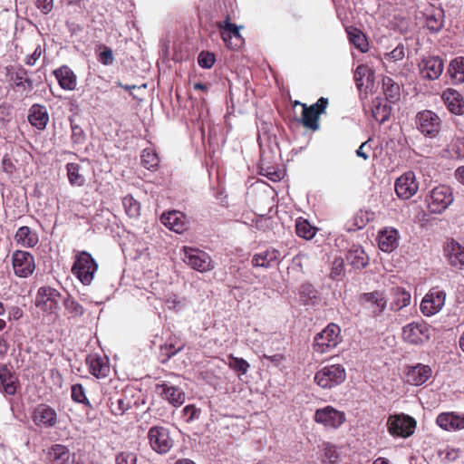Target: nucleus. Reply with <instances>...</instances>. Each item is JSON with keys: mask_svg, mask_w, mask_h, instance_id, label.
Returning <instances> with one entry per match:
<instances>
[{"mask_svg": "<svg viewBox=\"0 0 464 464\" xmlns=\"http://www.w3.org/2000/svg\"><path fill=\"white\" fill-rule=\"evenodd\" d=\"M257 129V141L260 149V174L272 181H279L286 173L285 170L273 166L276 155L280 152L277 139L274 133V127L272 123L262 121Z\"/></svg>", "mask_w": 464, "mask_h": 464, "instance_id": "1", "label": "nucleus"}, {"mask_svg": "<svg viewBox=\"0 0 464 464\" xmlns=\"http://www.w3.org/2000/svg\"><path fill=\"white\" fill-rule=\"evenodd\" d=\"M98 270V264L86 251L79 252L72 267V274L85 285H89Z\"/></svg>", "mask_w": 464, "mask_h": 464, "instance_id": "2", "label": "nucleus"}, {"mask_svg": "<svg viewBox=\"0 0 464 464\" xmlns=\"http://www.w3.org/2000/svg\"><path fill=\"white\" fill-rule=\"evenodd\" d=\"M452 189L445 185H440L432 188L426 197L428 208L431 213L440 214L453 202Z\"/></svg>", "mask_w": 464, "mask_h": 464, "instance_id": "3", "label": "nucleus"}, {"mask_svg": "<svg viewBox=\"0 0 464 464\" xmlns=\"http://www.w3.org/2000/svg\"><path fill=\"white\" fill-rule=\"evenodd\" d=\"M345 369L341 364H331L321 368L314 375V382L323 389H332L345 381Z\"/></svg>", "mask_w": 464, "mask_h": 464, "instance_id": "4", "label": "nucleus"}, {"mask_svg": "<svg viewBox=\"0 0 464 464\" xmlns=\"http://www.w3.org/2000/svg\"><path fill=\"white\" fill-rule=\"evenodd\" d=\"M150 449L158 454H167L174 446L169 430L163 426H153L147 433Z\"/></svg>", "mask_w": 464, "mask_h": 464, "instance_id": "5", "label": "nucleus"}, {"mask_svg": "<svg viewBox=\"0 0 464 464\" xmlns=\"http://www.w3.org/2000/svg\"><path fill=\"white\" fill-rule=\"evenodd\" d=\"M63 299L57 289L51 286H41L37 290L34 303L35 306L44 313L52 314L57 313Z\"/></svg>", "mask_w": 464, "mask_h": 464, "instance_id": "6", "label": "nucleus"}, {"mask_svg": "<svg viewBox=\"0 0 464 464\" xmlns=\"http://www.w3.org/2000/svg\"><path fill=\"white\" fill-rule=\"evenodd\" d=\"M340 327L335 324H329L314 339V350L319 353H326L335 348L341 341Z\"/></svg>", "mask_w": 464, "mask_h": 464, "instance_id": "7", "label": "nucleus"}, {"mask_svg": "<svg viewBox=\"0 0 464 464\" xmlns=\"http://www.w3.org/2000/svg\"><path fill=\"white\" fill-rule=\"evenodd\" d=\"M182 253L183 261L196 271L205 273L215 267L210 256L205 251L190 246H183Z\"/></svg>", "mask_w": 464, "mask_h": 464, "instance_id": "8", "label": "nucleus"}, {"mask_svg": "<svg viewBox=\"0 0 464 464\" xmlns=\"http://www.w3.org/2000/svg\"><path fill=\"white\" fill-rule=\"evenodd\" d=\"M387 427L391 435L408 438L416 428V420L405 414L391 415L387 420Z\"/></svg>", "mask_w": 464, "mask_h": 464, "instance_id": "9", "label": "nucleus"}, {"mask_svg": "<svg viewBox=\"0 0 464 464\" xmlns=\"http://www.w3.org/2000/svg\"><path fill=\"white\" fill-rule=\"evenodd\" d=\"M432 329L425 322H413L402 328L403 340L411 344H422L431 337Z\"/></svg>", "mask_w": 464, "mask_h": 464, "instance_id": "10", "label": "nucleus"}, {"mask_svg": "<svg viewBox=\"0 0 464 464\" xmlns=\"http://www.w3.org/2000/svg\"><path fill=\"white\" fill-rule=\"evenodd\" d=\"M12 264L14 275L21 278L30 276L35 269L34 256L24 250H15L12 254Z\"/></svg>", "mask_w": 464, "mask_h": 464, "instance_id": "11", "label": "nucleus"}, {"mask_svg": "<svg viewBox=\"0 0 464 464\" xmlns=\"http://www.w3.org/2000/svg\"><path fill=\"white\" fill-rule=\"evenodd\" d=\"M327 104L328 99L324 97L319 98L318 101L310 107L302 104L303 112L301 122L303 125L312 130H317L319 129V116L324 112Z\"/></svg>", "mask_w": 464, "mask_h": 464, "instance_id": "12", "label": "nucleus"}, {"mask_svg": "<svg viewBox=\"0 0 464 464\" xmlns=\"http://www.w3.org/2000/svg\"><path fill=\"white\" fill-rule=\"evenodd\" d=\"M441 121L433 111L426 110L417 114V127L425 136L436 137L440 130Z\"/></svg>", "mask_w": 464, "mask_h": 464, "instance_id": "13", "label": "nucleus"}, {"mask_svg": "<svg viewBox=\"0 0 464 464\" xmlns=\"http://www.w3.org/2000/svg\"><path fill=\"white\" fill-rule=\"evenodd\" d=\"M343 411H338L332 406H325L318 409L314 413V420L326 428L337 429L345 421Z\"/></svg>", "mask_w": 464, "mask_h": 464, "instance_id": "14", "label": "nucleus"}, {"mask_svg": "<svg viewBox=\"0 0 464 464\" xmlns=\"http://www.w3.org/2000/svg\"><path fill=\"white\" fill-rule=\"evenodd\" d=\"M446 294L439 288H432L424 296L420 304V311L426 316L439 313L445 304Z\"/></svg>", "mask_w": 464, "mask_h": 464, "instance_id": "15", "label": "nucleus"}, {"mask_svg": "<svg viewBox=\"0 0 464 464\" xmlns=\"http://www.w3.org/2000/svg\"><path fill=\"white\" fill-rule=\"evenodd\" d=\"M217 25L220 31L222 40L228 48L237 49L243 44L244 39L239 32L240 27L232 24L229 17H227L223 22H218Z\"/></svg>", "mask_w": 464, "mask_h": 464, "instance_id": "16", "label": "nucleus"}, {"mask_svg": "<svg viewBox=\"0 0 464 464\" xmlns=\"http://www.w3.org/2000/svg\"><path fill=\"white\" fill-rule=\"evenodd\" d=\"M394 187L395 192L400 198L409 199L417 193L419 183L416 180L414 172L407 171L396 179Z\"/></svg>", "mask_w": 464, "mask_h": 464, "instance_id": "17", "label": "nucleus"}, {"mask_svg": "<svg viewBox=\"0 0 464 464\" xmlns=\"http://www.w3.org/2000/svg\"><path fill=\"white\" fill-rule=\"evenodd\" d=\"M360 301L365 309L371 311L373 317L382 315L387 305L384 294L381 291L364 293L361 295Z\"/></svg>", "mask_w": 464, "mask_h": 464, "instance_id": "18", "label": "nucleus"}, {"mask_svg": "<svg viewBox=\"0 0 464 464\" xmlns=\"http://www.w3.org/2000/svg\"><path fill=\"white\" fill-rule=\"evenodd\" d=\"M431 374L432 370L429 365L417 363L406 368V382L411 385L420 386L425 383Z\"/></svg>", "mask_w": 464, "mask_h": 464, "instance_id": "19", "label": "nucleus"}, {"mask_svg": "<svg viewBox=\"0 0 464 464\" xmlns=\"http://www.w3.org/2000/svg\"><path fill=\"white\" fill-rule=\"evenodd\" d=\"M436 423L443 430L456 431L464 429V413L459 414L454 411L441 412L436 419Z\"/></svg>", "mask_w": 464, "mask_h": 464, "instance_id": "20", "label": "nucleus"}, {"mask_svg": "<svg viewBox=\"0 0 464 464\" xmlns=\"http://www.w3.org/2000/svg\"><path fill=\"white\" fill-rule=\"evenodd\" d=\"M443 62L438 56L423 58L420 63L422 77L429 80L439 78L443 72Z\"/></svg>", "mask_w": 464, "mask_h": 464, "instance_id": "21", "label": "nucleus"}, {"mask_svg": "<svg viewBox=\"0 0 464 464\" xmlns=\"http://www.w3.org/2000/svg\"><path fill=\"white\" fill-rule=\"evenodd\" d=\"M33 420L37 426L53 427L57 422V414L49 405L39 404L34 411Z\"/></svg>", "mask_w": 464, "mask_h": 464, "instance_id": "22", "label": "nucleus"}, {"mask_svg": "<svg viewBox=\"0 0 464 464\" xmlns=\"http://www.w3.org/2000/svg\"><path fill=\"white\" fill-rule=\"evenodd\" d=\"M156 391L175 407L180 406L185 401V393L179 387L163 382L156 385Z\"/></svg>", "mask_w": 464, "mask_h": 464, "instance_id": "23", "label": "nucleus"}, {"mask_svg": "<svg viewBox=\"0 0 464 464\" xmlns=\"http://www.w3.org/2000/svg\"><path fill=\"white\" fill-rule=\"evenodd\" d=\"M28 121L36 129L43 130L49 121V114L45 106L35 103L31 106L27 116Z\"/></svg>", "mask_w": 464, "mask_h": 464, "instance_id": "24", "label": "nucleus"}, {"mask_svg": "<svg viewBox=\"0 0 464 464\" xmlns=\"http://www.w3.org/2000/svg\"><path fill=\"white\" fill-rule=\"evenodd\" d=\"M398 231L394 228L386 227L379 232L378 246L382 251L391 253L398 246Z\"/></svg>", "mask_w": 464, "mask_h": 464, "instance_id": "25", "label": "nucleus"}, {"mask_svg": "<svg viewBox=\"0 0 464 464\" xmlns=\"http://www.w3.org/2000/svg\"><path fill=\"white\" fill-rule=\"evenodd\" d=\"M18 379L17 377L7 368L3 365L0 367V392L7 395H14L17 391Z\"/></svg>", "mask_w": 464, "mask_h": 464, "instance_id": "26", "label": "nucleus"}, {"mask_svg": "<svg viewBox=\"0 0 464 464\" xmlns=\"http://www.w3.org/2000/svg\"><path fill=\"white\" fill-rule=\"evenodd\" d=\"M160 219L165 227L176 233H181L186 229V218L179 211L173 210L163 213Z\"/></svg>", "mask_w": 464, "mask_h": 464, "instance_id": "27", "label": "nucleus"}, {"mask_svg": "<svg viewBox=\"0 0 464 464\" xmlns=\"http://www.w3.org/2000/svg\"><path fill=\"white\" fill-rule=\"evenodd\" d=\"M354 81L359 90L362 87L372 88L374 84V71L366 64H360L355 69Z\"/></svg>", "mask_w": 464, "mask_h": 464, "instance_id": "28", "label": "nucleus"}, {"mask_svg": "<svg viewBox=\"0 0 464 464\" xmlns=\"http://www.w3.org/2000/svg\"><path fill=\"white\" fill-rule=\"evenodd\" d=\"M346 259L354 269H362L369 264V256L364 249L358 245H353L349 248Z\"/></svg>", "mask_w": 464, "mask_h": 464, "instance_id": "29", "label": "nucleus"}, {"mask_svg": "<svg viewBox=\"0 0 464 464\" xmlns=\"http://www.w3.org/2000/svg\"><path fill=\"white\" fill-rule=\"evenodd\" d=\"M90 372L98 379L105 378L109 375L110 365L106 358L97 355H89L86 359Z\"/></svg>", "mask_w": 464, "mask_h": 464, "instance_id": "30", "label": "nucleus"}, {"mask_svg": "<svg viewBox=\"0 0 464 464\" xmlns=\"http://www.w3.org/2000/svg\"><path fill=\"white\" fill-rule=\"evenodd\" d=\"M280 258V252L276 249H266L254 255L252 265L256 267L267 268L277 264Z\"/></svg>", "mask_w": 464, "mask_h": 464, "instance_id": "31", "label": "nucleus"}, {"mask_svg": "<svg viewBox=\"0 0 464 464\" xmlns=\"http://www.w3.org/2000/svg\"><path fill=\"white\" fill-rule=\"evenodd\" d=\"M447 256L450 264L458 268H464V247L455 241L448 243L446 246Z\"/></svg>", "mask_w": 464, "mask_h": 464, "instance_id": "32", "label": "nucleus"}, {"mask_svg": "<svg viewBox=\"0 0 464 464\" xmlns=\"http://www.w3.org/2000/svg\"><path fill=\"white\" fill-rule=\"evenodd\" d=\"M59 85L63 90L72 91L76 87V75L66 65L60 67L53 72Z\"/></svg>", "mask_w": 464, "mask_h": 464, "instance_id": "33", "label": "nucleus"}, {"mask_svg": "<svg viewBox=\"0 0 464 464\" xmlns=\"http://www.w3.org/2000/svg\"><path fill=\"white\" fill-rule=\"evenodd\" d=\"M442 98L452 113L460 115L464 112V101L457 91L448 90L443 92Z\"/></svg>", "mask_w": 464, "mask_h": 464, "instance_id": "34", "label": "nucleus"}, {"mask_svg": "<svg viewBox=\"0 0 464 464\" xmlns=\"http://www.w3.org/2000/svg\"><path fill=\"white\" fill-rule=\"evenodd\" d=\"M14 239L24 247H34L39 242L38 234L27 226H23L17 229Z\"/></svg>", "mask_w": 464, "mask_h": 464, "instance_id": "35", "label": "nucleus"}, {"mask_svg": "<svg viewBox=\"0 0 464 464\" xmlns=\"http://www.w3.org/2000/svg\"><path fill=\"white\" fill-rule=\"evenodd\" d=\"M68 181L72 187H82L86 183V179L82 173V167L78 163L70 162L65 166Z\"/></svg>", "mask_w": 464, "mask_h": 464, "instance_id": "36", "label": "nucleus"}, {"mask_svg": "<svg viewBox=\"0 0 464 464\" xmlns=\"http://www.w3.org/2000/svg\"><path fill=\"white\" fill-rule=\"evenodd\" d=\"M392 111V107L380 98L372 101V117L380 123H384L389 120Z\"/></svg>", "mask_w": 464, "mask_h": 464, "instance_id": "37", "label": "nucleus"}, {"mask_svg": "<svg viewBox=\"0 0 464 464\" xmlns=\"http://www.w3.org/2000/svg\"><path fill=\"white\" fill-rule=\"evenodd\" d=\"M444 13L442 9L433 10L426 14V27L430 33H439L444 24Z\"/></svg>", "mask_w": 464, "mask_h": 464, "instance_id": "38", "label": "nucleus"}, {"mask_svg": "<svg viewBox=\"0 0 464 464\" xmlns=\"http://www.w3.org/2000/svg\"><path fill=\"white\" fill-rule=\"evenodd\" d=\"M448 73L454 83L464 82V58L459 57L452 60L449 65Z\"/></svg>", "mask_w": 464, "mask_h": 464, "instance_id": "39", "label": "nucleus"}, {"mask_svg": "<svg viewBox=\"0 0 464 464\" xmlns=\"http://www.w3.org/2000/svg\"><path fill=\"white\" fill-rule=\"evenodd\" d=\"M63 303L69 318H78L84 314L83 306L70 295L63 299Z\"/></svg>", "mask_w": 464, "mask_h": 464, "instance_id": "40", "label": "nucleus"}, {"mask_svg": "<svg viewBox=\"0 0 464 464\" xmlns=\"http://www.w3.org/2000/svg\"><path fill=\"white\" fill-rule=\"evenodd\" d=\"M317 228L313 227L306 219L299 218L295 222V233L299 237L309 240L316 234Z\"/></svg>", "mask_w": 464, "mask_h": 464, "instance_id": "41", "label": "nucleus"}, {"mask_svg": "<svg viewBox=\"0 0 464 464\" xmlns=\"http://www.w3.org/2000/svg\"><path fill=\"white\" fill-rule=\"evenodd\" d=\"M382 89L386 100L389 102H394L400 98V86L392 78L384 77L382 80Z\"/></svg>", "mask_w": 464, "mask_h": 464, "instance_id": "42", "label": "nucleus"}, {"mask_svg": "<svg viewBox=\"0 0 464 464\" xmlns=\"http://www.w3.org/2000/svg\"><path fill=\"white\" fill-rule=\"evenodd\" d=\"M48 454L51 459L58 464H67L71 455L67 447L61 444L53 445Z\"/></svg>", "mask_w": 464, "mask_h": 464, "instance_id": "43", "label": "nucleus"}, {"mask_svg": "<svg viewBox=\"0 0 464 464\" xmlns=\"http://www.w3.org/2000/svg\"><path fill=\"white\" fill-rule=\"evenodd\" d=\"M349 40L359 51L364 53L368 50V42L362 31L354 28L348 31Z\"/></svg>", "mask_w": 464, "mask_h": 464, "instance_id": "44", "label": "nucleus"}, {"mask_svg": "<svg viewBox=\"0 0 464 464\" xmlns=\"http://www.w3.org/2000/svg\"><path fill=\"white\" fill-rule=\"evenodd\" d=\"M122 204L126 214L131 218H137L140 213V203L131 196L127 195L122 198Z\"/></svg>", "mask_w": 464, "mask_h": 464, "instance_id": "45", "label": "nucleus"}, {"mask_svg": "<svg viewBox=\"0 0 464 464\" xmlns=\"http://www.w3.org/2000/svg\"><path fill=\"white\" fill-rule=\"evenodd\" d=\"M227 365L229 368L238 372L239 374H246L249 369V363L243 358L236 357L230 354L227 357Z\"/></svg>", "mask_w": 464, "mask_h": 464, "instance_id": "46", "label": "nucleus"}, {"mask_svg": "<svg viewBox=\"0 0 464 464\" xmlns=\"http://www.w3.org/2000/svg\"><path fill=\"white\" fill-rule=\"evenodd\" d=\"M140 158H141V164L147 169H152L156 168L160 162L157 154L150 149L144 150L142 151Z\"/></svg>", "mask_w": 464, "mask_h": 464, "instance_id": "47", "label": "nucleus"}, {"mask_svg": "<svg viewBox=\"0 0 464 464\" xmlns=\"http://www.w3.org/2000/svg\"><path fill=\"white\" fill-rule=\"evenodd\" d=\"M395 291L396 299L394 301V309H401L411 303V295L409 292L397 287L393 289Z\"/></svg>", "mask_w": 464, "mask_h": 464, "instance_id": "48", "label": "nucleus"}, {"mask_svg": "<svg viewBox=\"0 0 464 464\" xmlns=\"http://www.w3.org/2000/svg\"><path fill=\"white\" fill-rule=\"evenodd\" d=\"M438 454L441 462H443L444 464H448L456 460L459 458V450L447 446L443 449H440Z\"/></svg>", "mask_w": 464, "mask_h": 464, "instance_id": "49", "label": "nucleus"}, {"mask_svg": "<svg viewBox=\"0 0 464 464\" xmlns=\"http://www.w3.org/2000/svg\"><path fill=\"white\" fill-rule=\"evenodd\" d=\"M111 411L116 415H122L126 411L131 408V401L126 395H121L115 402H111Z\"/></svg>", "mask_w": 464, "mask_h": 464, "instance_id": "50", "label": "nucleus"}, {"mask_svg": "<svg viewBox=\"0 0 464 464\" xmlns=\"http://www.w3.org/2000/svg\"><path fill=\"white\" fill-rule=\"evenodd\" d=\"M72 399L78 403L91 406L88 398L86 397L84 388L82 384L76 383L72 386Z\"/></svg>", "mask_w": 464, "mask_h": 464, "instance_id": "51", "label": "nucleus"}, {"mask_svg": "<svg viewBox=\"0 0 464 464\" xmlns=\"http://www.w3.org/2000/svg\"><path fill=\"white\" fill-rule=\"evenodd\" d=\"M300 295L302 298H304V303H308L309 301L312 304H314L317 302V291L314 288V286L310 284H304L300 287Z\"/></svg>", "mask_w": 464, "mask_h": 464, "instance_id": "52", "label": "nucleus"}, {"mask_svg": "<svg viewBox=\"0 0 464 464\" xmlns=\"http://www.w3.org/2000/svg\"><path fill=\"white\" fill-rule=\"evenodd\" d=\"M71 121V130H72V135L71 140L73 144L76 145H82L84 143L86 140V135L84 130L81 126L76 124L72 120H70Z\"/></svg>", "mask_w": 464, "mask_h": 464, "instance_id": "53", "label": "nucleus"}, {"mask_svg": "<svg viewBox=\"0 0 464 464\" xmlns=\"http://www.w3.org/2000/svg\"><path fill=\"white\" fill-rule=\"evenodd\" d=\"M323 452L324 461H327L330 464H335L337 462L339 455L337 453L336 448L334 445L324 443Z\"/></svg>", "mask_w": 464, "mask_h": 464, "instance_id": "54", "label": "nucleus"}, {"mask_svg": "<svg viewBox=\"0 0 464 464\" xmlns=\"http://www.w3.org/2000/svg\"><path fill=\"white\" fill-rule=\"evenodd\" d=\"M28 74V71L20 66L10 74V80L14 83L17 88H24V79Z\"/></svg>", "mask_w": 464, "mask_h": 464, "instance_id": "55", "label": "nucleus"}, {"mask_svg": "<svg viewBox=\"0 0 464 464\" xmlns=\"http://www.w3.org/2000/svg\"><path fill=\"white\" fill-rule=\"evenodd\" d=\"M344 275V261L342 257H336L333 264L330 273L332 279H340Z\"/></svg>", "mask_w": 464, "mask_h": 464, "instance_id": "56", "label": "nucleus"}, {"mask_svg": "<svg viewBox=\"0 0 464 464\" xmlns=\"http://www.w3.org/2000/svg\"><path fill=\"white\" fill-rule=\"evenodd\" d=\"M182 349V346L176 347L172 343H165L160 346V356L164 357L162 359V362H166L169 359H170L172 356L177 354L180 350Z\"/></svg>", "mask_w": 464, "mask_h": 464, "instance_id": "57", "label": "nucleus"}, {"mask_svg": "<svg viewBox=\"0 0 464 464\" xmlns=\"http://www.w3.org/2000/svg\"><path fill=\"white\" fill-rule=\"evenodd\" d=\"M115 464H137V455L130 451H122L116 455Z\"/></svg>", "mask_w": 464, "mask_h": 464, "instance_id": "58", "label": "nucleus"}, {"mask_svg": "<svg viewBox=\"0 0 464 464\" xmlns=\"http://www.w3.org/2000/svg\"><path fill=\"white\" fill-rule=\"evenodd\" d=\"M198 65L202 68L209 69L215 63V55L209 52H201L198 58Z\"/></svg>", "mask_w": 464, "mask_h": 464, "instance_id": "59", "label": "nucleus"}, {"mask_svg": "<svg viewBox=\"0 0 464 464\" xmlns=\"http://www.w3.org/2000/svg\"><path fill=\"white\" fill-rule=\"evenodd\" d=\"M98 61L103 65L111 64L114 61L111 49L107 46H102V50L98 55Z\"/></svg>", "mask_w": 464, "mask_h": 464, "instance_id": "60", "label": "nucleus"}, {"mask_svg": "<svg viewBox=\"0 0 464 464\" xmlns=\"http://www.w3.org/2000/svg\"><path fill=\"white\" fill-rule=\"evenodd\" d=\"M404 55V46L400 44L392 52L386 53L385 58L392 62H397L402 60Z\"/></svg>", "mask_w": 464, "mask_h": 464, "instance_id": "61", "label": "nucleus"}, {"mask_svg": "<svg viewBox=\"0 0 464 464\" xmlns=\"http://www.w3.org/2000/svg\"><path fill=\"white\" fill-rule=\"evenodd\" d=\"M184 416L187 418V421L190 422L196 419H198L200 411L194 405H187L183 409Z\"/></svg>", "mask_w": 464, "mask_h": 464, "instance_id": "62", "label": "nucleus"}, {"mask_svg": "<svg viewBox=\"0 0 464 464\" xmlns=\"http://www.w3.org/2000/svg\"><path fill=\"white\" fill-rule=\"evenodd\" d=\"M36 5L43 14H47L53 7V0H36Z\"/></svg>", "mask_w": 464, "mask_h": 464, "instance_id": "63", "label": "nucleus"}, {"mask_svg": "<svg viewBox=\"0 0 464 464\" xmlns=\"http://www.w3.org/2000/svg\"><path fill=\"white\" fill-rule=\"evenodd\" d=\"M42 54V50H41V46L38 45L35 50L34 51V53L27 56L26 59H25V63L29 66H33L36 61L40 58Z\"/></svg>", "mask_w": 464, "mask_h": 464, "instance_id": "64", "label": "nucleus"}]
</instances>
